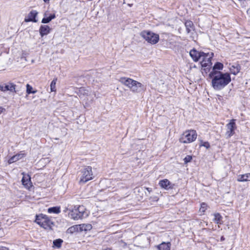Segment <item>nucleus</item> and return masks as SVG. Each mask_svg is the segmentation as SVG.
I'll return each mask as SVG.
<instances>
[{
	"label": "nucleus",
	"mask_w": 250,
	"mask_h": 250,
	"mask_svg": "<svg viewBox=\"0 0 250 250\" xmlns=\"http://www.w3.org/2000/svg\"><path fill=\"white\" fill-rule=\"evenodd\" d=\"M212 86L215 90H220L226 86L231 81L230 75L228 73L210 72Z\"/></svg>",
	"instance_id": "1"
},
{
	"label": "nucleus",
	"mask_w": 250,
	"mask_h": 250,
	"mask_svg": "<svg viewBox=\"0 0 250 250\" xmlns=\"http://www.w3.org/2000/svg\"><path fill=\"white\" fill-rule=\"evenodd\" d=\"M119 81L121 83L129 88L133 93L139 92L143 86L141 83L129 78H121Z\"/></svg>",
	"instance_id": "2"
},
{
	"label": "nucleus",
	"mask_w": 250,
	"mask_h": 250,
	"mask_svg": "<svg viewBox=\"0 0 250 250\" xmlns=\"http://www.w3.org/2000/svg\"><path fill=\"white\" fill-rule=\"evenodd\" d=\"M88 212L83 206L74 207L69 212V216L74 220H79L88 216Z\"/></svg>",
	"instance_id": "3"
},
{
	"label": "nucleus",
	"mask_w": 250,
	"mask_h": 250,
	"mask_svg": "<svg viewBox=\"0 0 250 250\" xmlns=\"http://www.w3.org/2000/svg\"><path fill=\"white\" fill-rule=\"evenodd\" d=\"M35 222L41 227L46 229H51L54 225L51 220L47 216L43 214L36 215Z\"/></svg>",
	"instance_id": "4"
},
{
	"label": "nucleus",
	"mask_w": 250,
	"mask_h": 250,
	"mask_svg": "<svg viewBox=\"0 0 250 250\" xmlns=\"http://www.w3.org/2000/svg\"><path fill=\"white\" fill-rule=\"evenodd\" d=\"M197 136V134L195 130L193 129L186 130L181 135L179 141L183 144H189L195 141Z\"/></svg>",
	"instance_id": "5"
},
{
	"label": "nucleus",
	"mask_w": 250,
	"mask_h": 250,
	"mask_svg": "<svg viewBox=\"0 0 250 250\" xmlns=\"http://www.w3.org/2000/svg\"><path fill=\"white\" fill-rule=\"evenodd\" d=\"M213 56V53L212 52L207 53H203L199 60V61L200 62L202 67L205 71L206 73H207V71H208L211 68L212 64L211 59Z\"/></svg>",
	"instance_id": "6"
},
{
	"label": "nucleus",
	"mask_w": 250,
	"mask_h": 250,
	"mask_svg": "<svg viewBox=\"0 0 250 250\" xmlns=\"http://www.w3.org/2000/svg\"><path fill=\"white\" fill-rule=\"evenodd\" d=\"M140 36L148 43L156 44L159 41V36L152 31L144 30L140 33Z\"/></svg>",
	"instance_id": "7"
},
{
	"label": "nucleus",
	"mask_w": 250,
	"mask_h": 250,
	"mask_svg": "<svg viewBox=\"0 0 250 250\" xmlns=\"http://www.w3.org/2000/svg\"><path fill=\"white\" fill-rule=\"evenodd\" d=\"M81 174L82 175L79 181L80 184H84L93 178L92 168L90 167H85L81 172Z\"/></svg>",
	"instance_id": "8"
},
{
	"label": "nucleus",
	"mask_w": 250,
	"mask_h": 250,
	"mask_svg": "<svg viewBox=\"0 0 250 250\" xmlns=\"http://www.w3.org/2000/svg\"><path fill=\"white\" fill-rule=\"evenodd\" d=\"M227 131L226 136L227 138H230L234 134V130L236 128V125L235 124V120L232 119L227 124Z\"/></svg>",
	"instance_id": "9"
},
{
	"label": "nucleus",
	"mask_w": 250,
	"mask_h": 250,
	"mask_svg": "<svg viewBox=\"0 0 250 250\" xmlns=\"http://www.w3.org/2000/svg\"><path fill=\"white\" fill-rule=\"evenodd\" d=\"M56 18L55 13H50L49 11H46L43 14V18L42 20V23H48Z\"/></svg>",
	"instance_id": "10"
},
{
	"label": "nucleus",
	"mask_w": 250,
	"mask_h": 250,
	"mask_svg": "<svg viewBox=\"0 0 250 250\" xmlns=\"http://www.w3.org/2000/svg\"><path fill=\"white\" fill-rule=\"evenodd\" d=\"M23 177L21 180L22 185L27 189H29L32 187L30 176L27 174L23 172L22 173Z\"/></svg>",
	"instance_id": "11"
},
{
	"label": "nucleus",
	"mask_w": 250,
	"mask_h": 250,
	"mask_svg": "<svg viewBox=\"0 0 250 250\" xmlns=\"http://www.w3.org/2000/svg\"><path fill=\"white\" fill-rule=\"evenodd\" d=\"M38 14V12L36 10H32L28 15L27 18H25L24 21L25 22L32 21L37 22L38 20L36 19V17Z\"/></svg>",
	"instance_id": "12"
},
{
	"label": "nucleus",
	"mask_w": 250,
	"mask_h": 250,
	"mask_svg": "<svg viewBox=\"0 0 250 250\" xmlns=\"http://www.w3.org/2000/svg\"><path fill=\"white\" fill-rule=\"evenodd\" d=\"M51 28L47 25H42L39 29V32L42 37L50 33Z\"/></svg>",
	"instance_id": "13"
},
{
	"label": "nucleus",
	"mask_w": 250,
	"mask_h": 250,
	"mask_svg": "<svg viewBox=\"0 0 250 250\" xmlns=\"http://www.w3.org/2000/svg\"><path fill=\"white\" fill-rule=\"evenodd\" d=\"M76 92L80 97L82 96H88L90 95V90L88 88L81 87L77 89Z\"/></svg>",
	"instance_id": "14"
},
{
	"label": "nucleus",
	"mask_w": 250,
	"mask_h": 250,
	"mask_svg": "<svg viewBox=\"0 0 250 250\" xmlns=\"http://www.w3.org/2000/svg\"><path fill=\"white\" fill-rule=\"evenodd\" d=\"M203 53L204 52H198L195 49H193L190 51L189 54L194 61L197 62L199 61L201 55H202Z\"/></svg>",
	"instance_id": "15"
},
{
	"label": "nucleus",
	"mask_w": 250,
	"mask_h": 250,
	"mask_svg": "<svg viewBox=\"0 0 250 250\" xmlns=\"http://www.w3.org/2000/svg\"><path fill=\"white\" fill-rule=\"evenodd\" d=\"M15 85L11 83L0 85V90H1L2 91H6L8 90L13 91L15 90Z\"/></svg>",
	"instance_id": "16"
},
{
	"label": "nucleus",
	"mask_w": 250,
	"mask_h": 250,
	"mask_svg": "<svg viewBox=\"0 0 250 250\" xmlns=\"http://www.w3.org/2000/svg\"><path fill=\"white\" fill-rule=\"evenodd\" d=\"M25 156V154L22 152H21L20 153L17 154L15 155L12 156L10 159L8 160V163L9 164H12L14 162H15L21 158H23Z\"/></svg>",
	"instance_id": "17"
},
{
	"label": "nucleus",
	"mask_w": 250,
	"mask_h": 250,
	"mask_svg": "<svg viewBox=\"0 0 250 250\" xmlns=\"http://www.w3.org/2000/svg\"><path fill=\"white\" fill-rule=\"evenodd\" d=\"M137 197L141 199H142L144 196V194H146L144 188H136L134 191Z\"/></svg>",
	"instance_id": "18"
},
{
	"label": "nucleus",
	"mask_w": 250,
	"mask_h": 250,
	"mask_svg": "<svg viewBox=\"0 0 250 250\" xmlns=\"http://www.w3.org/2000/svg\"><path fill=\"white\" fill-rule=\"evenodd\" d=\"M171 244L170 242H162L161 244L157 246L158 250H170Z\"/></svg>",
	"instance_id": "19"
},
{
	"label": "nucleus",
	"mask_w": 250,
	"mask_h": 250,
	"mask_svg": "<svg viewBox=\"0 0 250 250\" xmlns=\"http://www.w3.org/2000/svg\"><path fill=\"white\" fill-rule=\"evenodd\" d=\"M159 184L161 187L166 189L170 188V182L167 179L160 181Z\"/></svg>",
	"instance_id": "20"
},
{
	"label": "nucleus",
	"mask_w": 250,
	"mask_h": 250,
	"mask_svg": "<svg viewBox=\"0 0 250 250\" xmlns=\"http://www.w3.org/2000/svg\"><path fill=\"white\" fill-rule=\"evenodd\" d=\"M80 232L87 231L91 230L92 228V225L90 224H82L79 225Z\"/></svg>",
	"instance_id": "21"
},
{
	"label": "nucleus",
	"mask_w": 250,
	"mask_h": 250,
	"mask_svg": "<svg viewBox=\"0 0 250 250\" xmlns=\"http://www.w3.org/2000/svg\"><path fill=\"white\" fill-rule=\"evenodd\" d=\"M249 178H250V173L239 175L237 180L238 182H247L250 181Z\"/></svg>",
	"instance_id": "22"
},
{
	"label": "nucleus",
	"mask_w": 250,
	"mask_h": 250,
	"mask_svg": "<svg viewBox=\"0 0 250 250\" xmlns=\"http://www.w3.org/2000/svg\"><path fill=\"white\" fill-rule=\"evenodd\" d=\"M223 68V64L221 62H218L214 64L211 72H221L218 70H222Z\"/></svg>",
	"instance_id": "23"
},
{
	"label": "nucleus",
	"mask_w": 250,
	"mask_h": 250,
	"mask_svg": "<svg viewBox=\"0 0 250 250\" xmlns=\"http://www.w3.org/2000/svg\"><path fill=\"white\" fill-rule=\"evenodd\" d=\"M79 225H74L68 228L67 232L70 233H73L76 232H80Z\"/></svg>",
	"instance_id": "24"
},
{
	"label": "nucleus",
	"mask_w": 250,
	"mask_h": 250,
	"mask_svg": "<svg viewBox=\"0 0 250 250\" xmlns=\"http://www.w3.org/2000/svg\"><path fill=\"white\" fill-rule=\"evenodd\" d=\"M193 23L191 21H187L185 22V26L188 33H189L193 28Z\"/></svg>",
	"instance_id": "25"
},
{
	"label": "nucleus",
	"mask_w": 250,
	"mask_h": 250,
	"mask_svg": "<svg viewBox=\"0 0 250 250\" xmlns=\"http://www.w3.org/2000/svg\"><path fill=\"white\" fill-rule=\"evenodd\" d=\"M63 241L61 239H58L53 241V247L60 248L61 247Z\"/></svg>",
	"instance_id": "26"
},
{
	"label": "nucleus",
	"mask_w": 250,
	"mask_h": 250,
	"mask_svg": "<svg viewBox=\"0 0 250 250\" xmlns=\"http://www.w3.org/2000/svg\"><path fill=\"white\" fill-rule=\"evenodd\" d=\"M57 81V78H55V79H54L51 82V84H50L51 92H55L56 91V84Z\"/></svg>",
	"instance_id": "27"
},
{
	"label": "nucleus",
	"mask_w": 250,
	"mask_h": 250,
	"mask_svg": "<svg viewBox=\"0 0 250 250\" xmlns=\"http://www.w3.org/2000/svg\"><path fill=\"white\" fill-rule=\"evenodd\" d=\"M214 221L218 224H221V220L222 219V217L219 213H215L214 215Z\"/></svg>",
	"instance_id": "28"
},
{
	"label": "nucleus",
	"mask_w": 250,
	"mask_h": 250,
	"mask_svg": "<svg viewBox=\"0 0 250 250\" xmlns=\"http://www.w3.org/2000/svg\"><path fill=\"white\" fill-rule=\"evenodd\" d=\"M26 86V92L28 94H29L31 93L34 94L37 92V90H33L32 87L29 84H27Z\"/></svg>",
	"instance_id": "29"
},
{
	"label": "nucleus",
	"mask_w": 250,
	"mask_h": 250,
	"mask_svg": "<svg viewBox=\"0 0 250 250\" xmlns=\"http://www.w3.org/2000/svg\"><path fill=\"white\" fill-rule=\"evenodd\" d=\"M48 212L50 213H58L60 212V208L57 207L50 208L48 209Z\"/></svg>",
	"instance_id": "30"
},
{
	"label": "nucleus",
	"mask_w": 250,
	"mask_h": 250,
	"mask_svg": "<svg viewBox=\"0 0 250 250\" xmlns=\"http://www.w3.org/2000/svg\"><path fill=\"white\" fill-rule=\"evenodd\" d=\"M230 70L232 74L234 75H236L239 73L240 68L238 66L235 67L234 66H232V67L230 68Z\"/></svg>",
	"instance_id": "31"
},
{
	"label": "nucleus",
	"mask_w": 250,
	"mask_h": 250,
	"mask_svg": "<svg viewBox=\"0 0 250 250\" xmlns=\"http://www.w3.org/2000/svg\"><path fill=\"white\" fill-rule=\"evenodd\" d=\"M208 208L207 205L205 203H202L201 204V207L199 209V212L201 213H204L207 210Z\"/></svg>",
	"instance_id": "32"
},
{
	"label": "nucleus",
	"mask_w": 250,
	"mask_h": 250,
	"mask_svg": "<svg viewBox=\"0 0 250 250\" xmlns=\"http://www.w3.org/2000/svg\"><path fill=\"white\" fill-rule=\"evenodd\" d=\"M199 146H204L207 149H208L210 147V145L208 142L201 141L200 142Z\"/></svg>",
	"instance_id": "33"
},
{
	"label": "nucleus",
	"mask_w": 250,
	"mask_h": 250,
	"mask_svg": "<svg viewBox=\"0 0 250 250\" xmlns=\"http://www.w3.org/2000/svg\"><path fill=\"white\" fill-rule=\"evenodd\" d=\"M192 157L190 155H187L184 159L185 163H188L191 161Z\"/></svg>",
	"instance_id": "34"
},
{
	"label": "nucleus",
	"mask_w": 250,
	"mask_h": 250,
	"mask_svg": "<svg viewBox=\"0 0 250 250\" xmlns=\"http://www.w3.org/2000/svg\"><path fill=\"white\" fill-rule=\"evenodd\" d=\"M5 109L2 107L0 106V114L5 111Z\"/></svg>",
	"instance_id": "35"
},
{
	"label": "nucleus",
	"mask_w": 250,
	"mask_h": 250,
	"mask_svg": "<svg viewBox=\"0 0 250 250\" xmlns=\"http://www.w3.org/2000/svg\"><path fill=\"white\" fill-rule=\"evenodd\" d=\"M144 188L145 189H146V190H147L149 193H150L152 191L151 189L148 188Z\"/></svg>",
	"instance_id": "36"
},
{
	"label": "nucleus",
	"mask_w": 250,
	"mask_h": 250,
	"mask_svg": "<svg viewBox=\"0 0 250 250\" xmlns=\"http://www.w3.org/2000/svg\"><path fill=\"white\" fill-rule=\"evenodd\" d=\"M43 0V1H44V2H45V3H49V1H50V0Z\"/></svg>",
	"instance_id": "37"
},
{
	"label": "nucleus",
	"mask_w": 250,
	"mask_h": 250,
	"mask_svg": "<svg viewBox=\"0 0 250 250\" xmlns=\"http://www.w3.org/2000/svg\"><path fill=\"white\" fill-rule=\"evenodd\" d=\"M104 250H111L110 249L108 248V249H105Z\"/></svg>",
	"instance_id": "38"
}]
</instances>
